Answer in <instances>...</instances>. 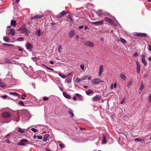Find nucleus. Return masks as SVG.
Masks as SVG:
<instances>
[{"label": "nucleus", "instance_id": "obj_63", "mask_svg": "<svg viewBox=\"0 0 151 151\" xmlns=\"http://www.w3.org/2000/svg\"><path fill=\"white\" fill-rule=\"evenodd\" d=\"M113 84H111V88L112 89H113Z\"/></svg>", "mask_w": 151, "mask_h": 151}, {"label": "nucleus", "instance_id": "obj_49", "mask_svg": "<svg viewBox=\"0 0 151 151\" xmlns=\"http://www.w3.org/2000/svg\"><path fill=\"white\" fill-rule=\"evenodd\" d=\"M144 87V85L143 84H142L140 88V90H142L143 88Z\"/></svg>", "mask_w": 151, "mask_h": 151}, {"label": "nucleus", "instance_id": "obj_31", "mask_svg": "<svg viewBox=\"0 0 151 151\" xmlns=\"http://www.w3.org/2000/svg\"><path fill=\"white\" fill-rule=\"evenodd\" d=\"M107 143L106 139H105V136L104 135L103 136V139L102 140V144H106Z\"/></svg>", "mask_w": 151, "mask_h": 151}, {"label": "nucleus", "instance_id": "obj_54", "mask_svg": "<svg viewBox=\"0 0 151 151\" xmlns=\"http://www.w3.org/2000/svg\"><path fill=\"white\" fill-rule=\"evenodd\" d=\"M83 27H84L82 25V26H79L78 28L79 29H82L83 28Z\"/></svg>", "mask_w": 151, "mask_h": 151}, {"label": "nucleus", "instance_id": "obj_24", "mask_svg": "<svg viewBox=\"0 0 151 151\" xmlns=\"http://www.w3.org/2000/svg\"><path fill=\"white\" fill-rule=\"evenodd\" d=\"M76 96L77 97H78L80 100H83V97L81 95H80L78 93H76Z\"/></svg>", "mask_w": 151, "mask_h": 151}, {"label": "nucleus", "instance_id": "obj_36", "mask_svg": "<svg viewBox=\"0 0 151 151\" xmlns=\"http://www.w3.org/2000/svg\"><path fill=\"white\" fill-rule=\"evenodd\" d=\"M18 131L19 132L21 133H23L24 132V131L20 128H18Z\"/></svg>", "mask_w": 151, "mask_h": 151}, {"label": "nucleus", "instance_id": "obj_21", "mask_svg": "<svg viewBox=\"0 0 151 151\" xmlns=\"http://www.w3.org/2000/svg\"><path fill=\"white\" fill-rule=\"evenodd\" d=\"M26 47L28 49H31L32 47V46L30 43L27 42L26 44Z\"/></svg>", "mask_w": 151, "mask_h": 151}, {"label": "nucleus", "instance_id": "obj_60", "mask_svg": "<svg viewBox=\"0 0 151 151\" xmlns=\"http://www.w3.org/2000/svg\"><path fill=\"white\" fill-rule=\"evenodd\" d=\"M73 99L74 100H76L77 99L76 97V96H74L73 97Z\"/></svg>", "mask_w": 151, "mask_h": 151}, {"label": "nucleus", "instance_id": "obj_47", "mask_svg": "<svg viewBox=\"0 0 151 151\" xmlns=\"http://www.w3.org/2000/svg\"><path fill=\"white\" fill-rule=\"evenodd\" d=\"M17 47L19 51H23V49L20 47Z\"/></svg>", "mask_w": 151, "mask_h": 151}, {"label": "nucleus", "instance_id": "obj_41", "mask_svg": "<svg viewBox=\"0 0 151 151\" xmlns=\"http://www.w3.org/2000/svg\"><path fill=\"white\" fill-rule=\"evenodd\" d=\"M88 78V76H83L82 78V81L86 80Z\"/></svg>", "mask_w": 151, "mask_h": 151}, {"label": "nucleus", "instance_id": "obj_42", "mask_svg": "<svg viewBox=\"0 0 151 151\" xmlns=\"http://www.w3.org/2000/svg\"><path fill=\"white\" fill-rule=\"evenodd\" d=\"M31 130L34 132H37V130L34 128H32L31 129Z\"/></svg>", "mask_w": 151, "mask_h": 151}, {"label": "nucleus", "instance_id": "obj_33", "mask_svg": "<svg viewBox=\"0 0 151 151\" xmlns=\"http://www.w3.org/2000/svg\"><path fill=\"white\" fill-rule=\"evenodd\" d=\"M5 87V84L4 83L2 82L0 80V87Z\"/></svg>", "mask_w": 151, "mask_h": 151}, {"label": "nucleus", "instance_id": "obj_40", "mask_svg": "<svg viewBox=\"0 0 151 151\" xmlns=\"http://www.w3.org/2000/svg\"><path fill=\"white\" fill-rule=\"evenodd\" d=\"M17 40L18 41H22L24 40V38L23 37H19L17 39Z\"/></svg>", "mask_w": 151, "mask_h": 151}, {"label": "nucleus", "instance_id": "obj_62", "mask_svg": "<svg viewBox=\"0 0 151 151\" xmlns=\"http://www.w3.org/2000/svg\"><path fill=\"white\" fill-rule=\"evenodd\" d=\"M50 63L51 64H53L54 63L53 61H50Z\"/></svg>", "mask_w": 151, "mask_h": 151}, {"label": "nucleus", "instance_id": "obj_32", "mask_svg": "<svg viewBox=\"0 0 151 151\" xmlns=\"http://www.w3.org/2000/svg\"><path fill=\"white\" fill-rule=\"evenodd\" d=\"M120 77L124 80H126V77L123 74H121L120 75Z\"/></svg>", "mask_w": 151, "mask_h": 151}, {"label": "nucleus", "instance_id": "obj_51", "mask_svg": "<svg viewBox=\"0 0 151 151\" xmlns=\"http://www.w3.org/2000/svg\"><path fill=\"white\" fill-rule=\"evenodd\" d=\"M149 102H151V94L149 96Z\"/></svg>", "mask_w": 151, "mask_h": 151}, {"label": "nucleus", "instance_id": "obj_38", "mask_svg": "<svg viewBox=\"0 0 151 151\" xmlns=\"http://www.w3.org/2000/svg\"><path fill=\"white\" fill-rule=\"evenodd\" d=\"M76 82L77 83H78L82 81L81 79H79L78 78H76Z\"/></svg>", "mask_w": 151, "mask_h": 151}, {"label": "nucleus", "instance_id": "obj_19", "mask_svg": "<svg viewBox=\"0 0 151 151\" xmlns=\"http://www.w3.org/2000/svg\"><path fill=\"white\" fill-rule=\"evenodd\" d=\"M49 136V134H48L45 135L43 139V141L44 142H46L47 140V138H48Z\"/></svg>", "mask_w": 151, "mask_h": 151}, {"label": "nucleus", "instance_id": "obj_37", "mask_svg": "<svg viewBox=\"0 0 151 151\" xmlns=\"http://www.w3.org/2000/svg\"><path fill=\"white\" fill-rule=\"evenodd\" d=\"M19 104L20 105H21V106H25V105H24V103H23V101H19Z\"/></svg>", "mask_w": 151, "mask_h": 151}, {"label": "nucleus", "instance_id": "obj_50", "mask_svg": "<svg viewBox=\"0 0 151 151\" xmlns=\"http://www.w3.org/2000/svg\"><path fill=\"white\" fill-rule=\"evenodd\" d=\"M37 138L39 139H41L42 138V137L41 136H37Z\"/></svg>", "mask_w": 151, "mask_h": 151}, {"label": "nucleus", "instance_id": "obj_61", "mask_svg": "<svg viewBox=\"0 0 151 151\" xmlns=\"http://www.w3.org/2000/svg\"><path fill=\"white\" fill-rule=\"evenodd\" d=\"M76 39H77V40L78 41H79V40H78V38H79V36L78 35H76Z\"/></svg>", "mask_w": 151, "mask_h": 151}, {"label": "nucleus", "instance_id": "obj_39", "mask_svg": "<svg viewBox=\"0 0 151 151\" xmlns=\"http://www.w3.org/2000/svg\"><path fill=\"white\" fill-rule=\"evenodd\" d=\"M41 31L40 29L38 30L37 31V33L38 36H40Z\"/></svg>", "mask_w": 151, "mask_h": 151}, {"label": "nucleus", "instance_id": "obj_7", "mask_svg": "<svg viewBox=\"0 0 151 151\" xmlns=\"http://www.w3.org/2000/svg\"><path fill=\"white\" fill-rule=\"evenodd\" d=\"M66 14V12L63 11L61 12L59 14L57 15L56 17L57 18H61L62 16H64Z\"/></svg>", "mask_w": 151, "mask_h": 151}, {"label": "nucleus", "instance_id": "obj_30", "mask_svg": "<svg viewBox=\"0 0 151 151\" xmlns=\"http://www.w3.org/2000/svg\"><path fill=\"white\" fill-rule=\"evenodd\" d=\"M4 63H10L12 62L10 60L8 59H6L4 60Z\"/></svg>", "mask_w": 151, "mask_h": 151}, {"label": "nucleus", "instance_id": "obj_3", "mask_svg": "<svg viewBox=\"0 0 151 151\" xmlns=\"http://www.w3.org/2000/svg\"><path fill=\"white\" fill-rule=\"evenodd\" d=\"M84 44L86 46L91 47H93L94 46V44L93 42L89 41L84 42Z\"/></svg>", "mask_w": 151, "mask_h": 151}, {"label": "nucleus", "instance_id": "obj_64", "mask_svg": "<svg viewBox=\"0 0 151 151\" xmlns=\"http://www.w3.org/2000/svg\"><path fill=\"white\" fill-rule=\"evenodd\" d=\"M149 50L150 51H151V45H149Z\"/></svg>", "mask_w": 151, "mask_h": 151}, {"label": "nucleus", "instance_id": "obj_59", "mask_svg": "<svg viewBox=\"0 0 151 151\" xmlns=\"http://www.w3.org/2000/svg\"><path fill=\"white\" fill-rule=\"evenodd\" d=\"M84 39V38L83 37H81L80 38V40H79L80 41H82Z\"/></svg>", "mask_w": 151, "mask_h": 151}, {"label": "nucleus", "instance_id": "obj_23", "mask_svg": "<svg viewBox=\"0 0 151 151\" xmlns=\"http://www.w3.org/2000/svg\"><path fill=\"white\" fill-rule=\"evenodd\" d=\"M10 94L11 95H13L15 96H18V98L20 97V95L19 94L15 92H10Z\"/></svg>", "mask_w": 151, "mask_h": 151}, {"label": "nucleus", "instance_id": "obj_53", "mask_svg": "<svg viewBox=\"0 0 151 151\" xmlns=\"http://www.w3.org/2000/svg\"><path fill=\"white\" fill-rule=\"evenodd\" d=\"M80 67L81 68V69H82V70H84V65H80Z\"/></svg>", "mask_w": 151, "mask_h": 151}, {"label": "nucleus", "instance_id": "obj_43", "mask_svg": "<svg viewBox=\"0 0 151 151\" xmlns=\"http://www.w3.org/2000/svg\"><path fill=\"white\" fill-rule=\"evenodd\" d=\"M5 141L6 142L8 143V144H10L11 143V141L9 140V139H7L5 140Z\"/></svg>", "mask_w": 151, "mask_h": 151}, {"label": "nucleus", "instance_id": "obj_57", "mask_svg": "<svg viewBox=\"0 0 151 151\" xmlns=\"http://www.w3.org/2000/svg\"><path fill=\"white\" fill-rule=\"evenodd\" d=\"M21 98L22 100H24L25 99L24 97L22 95H21Z\"/></svg>", "mask_w": 151, "mask_h": 151}, {"label": "nucleus", "instance_id": "obj_16", "mask_svg": "<svg viewBox=\"0 0 151 151\" xmlns=\"http://www.w3.org/2000/svg\"><path fill=\"white\" fill-rule=\"evenodd\" d=\"M75 34V32L73 30L71 31L69 33L68 35L69 37H73Z\"/></svg>", "mask_w": 151, "mask_h": 151}, {"label": "nucleus", "instance_id": "obj_34", "mask_svg": "<svg viewBox=\"0 0 151 151\" xmlns=\"http://www.w3.org/2000/svg\"><path fill=\"white\" fill-rule=\"evenodd\" d=\"M71 79L70 78H68L65 80V81L68 83H70L71 82Z\"/></svg>", "mask_w": 151, "mask_h": 151}, {"label": "nucleus", "instance_id": "obj_25", "mask_svg": "<svg viewBox=\"0 0 151 151\" xmlns=\"http://www.w3.org/2000/svg\"><path fill=\"white\" fill-rule=\"evenodd\" d=\"M3 39L5 42H9L10 40V39L8 37L5 36L3 37Z\"/></svg>", "mask_w": 151, "mask_h": 151}, {"label": "nucleus", "instance_id": "obj_6", "mask_svg": "<svg viewBox=\"0 0 151 151\" xmlns=\"http://www.w3.org/2000/svg\"><path fill=\"white\" fill-rule=\"evenodd\" d=\"M92 82L93 84H97L101 82L103 83V81H101L99 79H94L92 81Z\"/></svg>", "mask_w": 151, "mask_h": 151}, {"label": "nucleus", "instance_id": "obj_48", "mask_svg": "<svg viewBox=\"0 0 151 151\" xmlns=\"http://www.w3.org/2000/svg\"><path fill=\"white\" fill-rule=\"evenodd\" d=\"M3 45H7L8 46H12V45L10 44H8L7 43H4L3 44Z\"/></svg>", "mask_w": 151, "mask_h": 151}, {"label": "nucleus", "instance_id": "obj_58", "mask_svg": "<svg viewBox=\"0 0 151 151\" xmlns=\"http://www.w3.org/2000/svg\"><path fill=\"white\" fill-rule=\"evenodd\" d=\"M116 86H117V84L116 83H115L114 84V88H116Z\"/></svg>", "mask_w": 151, "mask_h": 151}, {"label": "nucleus", "instance_id": "obj_28", "mask_svg": "<svg viewBox=\"0 0 151 151\" xmlns=\"http://www.w3.org/2000/svg\"><path fill=\"white\" fill-rule=\"evenodd\" d=\"M119 40L124 44H126L127 43L126 40L122 38H120Z\"/></svg>", "mask_w": 151, "mask_h": 151}, {"label": "nucleus", "instance_id": "obj_12", "mask_svg": "<svg viewBox=\"0 0 151 151\" xmlns=\"http://www.w3.org/2000/svg\"><path fill=\"white\" fill-rule=\"evenodd\" d=\"M63 94L64 96L66 98L68 99H70L71 98V96L69 94H67L65 92H63Z\"/></svg>", "mask_w": 151, "mask_h": 151}, {"label": "nucleus", "instance_id": "obj_55", "mask_svg": "<svg viewBox=\"0 0 151 151\" xmlns=\"http://www.w3.org/2000/svg\"><path fill=\"white\" fill-rule=\"evenodd\" d=\"M7 95L2 96V97L3 98L5 99L7 97Z\"/></svg>", "mask_w": 151, "mask_h": 151}, {"label": "nucleus", "instance_id": "obj_13", "mask_svg": "<svg viewBox=\"0 0 151 151\" xmlns=\"http://www.w3.org/2000/svg\"><path fill=\"white\" fill-rule=\"evenodd\" d=\"M142 63H144V65L145 66H146L147 65V63L146 61L145 60V55H142Z\"/></svg>", "mask_w": 151, "mask_h": 151}, {"label": "nucleus", "instance_id": "obj_35", "mask_svg": "<svg viewBox=\"0 0 151 151\" xmlns=\"http://www.w3.org/2000/svg\"><path fill=\"white\" fill-rule=\"evenodd\" d=\"M59 75L62 78H66V76L60 73H59Z\"/></svg>", "mask_w": 151, "mask_h": 151}, {"label": "nucleus", "instance_id": "obj_17", "mask_svg": "<svg viewBox=\"0 0 151 151\" xmlns=\"http://www.w3.org/2000/svg\"><path fill=\"white\" fill-rule=\"evenodd\" d=\"M10 33L12 35V36H14L15 34V30L13 28H11L10 29Z\"/></svg>", "mask_w": 151, "mask_h": 151}, {"label": "nucleus", "instance_id": "obj_45", "mask_svg": "<svg viewBox=\"0 0 151 151\" xmlns=\"http://www.w3.org/2000/svg\"><path fill=\"white\" fill-rule=\"evenodd\" d=\"M138 55V54L137 52H135L133 55V57H137Z\"/></svg>", "mask_w": 151, "mask_h": 151}, {"label": "nucleus", "instance_id": "obj_52", "mask_svg": "<svg viewBox=\"0 0 151 151\" xmlns=\"http://www.w3.org/2000/svg\"><path fill=\"white\" fill-rule=\"evenodd\" d=\"M46 68H47L48 70H53V69H52V68H50L47 66H46Z\"/></svg>", "mask_w": 151, "mask_h": 151}, {"label": "nucleus", "instance_id": "obj_22", "mask_svg": "<svg viewBox=\"0 0 151 151\" xmlns=\"http://www.w3.org/2000/svg\"><path fill=\"white\" fill-rule=\"evenodd\" d=\"M16 21L14 20H12L11 22V24L14 27H16Z\"/></svg>", "mask_w": 151, "mask_h": 151}, {"label": "nucleus", "instance_id": "obj_15", "mask_svg": "<svg viewBox=\"0 0 151 151\" xmlns=\"http://www.w3.org/2000/svg\"><path fill=\"white\" fill-rule=\"evenodd\" d=\"M103 11L101 10H99L98 11L96 12V13L99 16H101L103 14V13L102 12Z\"/></svg>", "mask_w": 151, "mask_h": 151}, {"label": "nucleus", "instance_id": "obj_1", "mask_svg": "<svg viewBox=\"0 0 151 151\" xmlns=\"http://www.w3.org/2000/svg\"><path fill=\"white\" fill-rule=\"evenodd\" d=\"M28 141L26 139H22L21 140L20 142H18L17 145L20 146H25L27 144H28Z\"/></svg>", "mask_w": 151, "mask_h": 151}, {"label": "nucleus", "instance_id": "obj_26", "mask_svg": "<svg viewBox=\"0 0 151 151\" xmlns=\"http://www.w3.org/2000/svg\"><path fill=\"white\" fill-rule=\"evenodd\" d=\"M93 93V91L91 89L88 90L87 91H86V94L88 95H89V94L92 93Z\"/></svg>", "mask_w": 151, "mask_h": 151}, {"label": "nucleus", "instance_id": "obj_14", "mask_svg": "<svg viewBox=\"0 0 151 151\" xmlns=\"http://www.w3.org/2000/svg\"><path fill=\"white\" fill-rule=\"evenodd\" d=\"M103 70V65H101L100 66L99 72V76H101V74L102 73Z\"/></svg>", "mask_w": 151, "mask_h": 151}, {"label": "nucleus", "instance_id": "obj_10", "mask_svg": "<svg viewBox=\"0 0 151 151\" xmlns=\"http://www.w3.org/2000/svg\"><path fill=\"white\" fill-rule=\"evenodd\" d=\"M135 35L140 37H145L147 35V34L145 33H135Z\"/></svg>", "mask_w": 151, "mask_h": 151}, {"label": "nucleus", "instance_id": "obj_18", "mask_svg": "<svg viewBox=\"0 0 151 151\" xmlns=\"http://www.w3.org/2000/svg\"><path fill=\"white\" fill-rule=\"evenodd\" d=\"M134 140L139 142H145V139H144L136 138L134 139Z\"/></svg>", "mask_w": 151, "mask_h": 151}, {"label": "nucleus", "instance_id": "obj_11", "mask_svg": "<svg viewBox=\"0 0 151 151\" xmlns=\"http://www.w3.org/2000/svg\"><path fill=\"white\" fill-rule=\"evenodd\" d=\"M136 64L137 66V72L138 73H139L140 72V65L138 61H136Z\"/></svg>", "mask_w": 151, "mask_h": 151}, {"label": "nucleus", "instance_id": "obj_2", "mask_svg": "<svg viewBox=\"0 0 151 151\" xmlns=\"http://www.w3.org/2000/svg\"><path fill=\"white\" fill-rule=\"evenodd\" d=\"M19 29V30H21L22 33H24L26 36L28 35L29 30L25 27V25L22 26Z\"/></svg>", "mask_w": 151, "mask_h": 151}, {"label": "nucleus", "instance_id": "obj_56", "mask_svg": "<svg viewBox=\"0 0 151 151\" xmlns=\"http://www.w3.org/2000/svg\"><path fill=\"white\" fill-rule=\"evenodd\" d=\"M61 46H60L58 48V52H61V51L60 50V49L61 48Z\"/></svg>", "mask_w": 151, "mask_h": 151}, {"label": "nucleus", "instance_id": "obj_5", "mask_svg": "<svg viewBox=\"0 0 151 151\" xmlns=\"http://www.w3.org/2000/svg\"><path fill=\"white\" fill-rule=\"evenodd\" d=\"M104 21L102 20L95 22H92L91 23L95 25H101L104 23Z\"/></svg>", "mask_w": 151, "mask_h": 151}, {"label": "nucleus", "instance_id": "obj_44", "mask_svg": "<svg viewBox=\"0 0 151 151\" xmlns=\"http://www.w3.org/2000/svg\"><path fill=\"white\" fill-rule=\"evenodd\" d=\"M60 146L61 148H62L64 147V145L63 143H62L60 144Z\"/></svg>", "mask_w": 151, "mask_h": 151}, {"label": "nucleus", "instance_id": "obj_20", "mask_svg": "<svg viewBox=\"0 0 151 151\" xmlns=\"http://www.w3.org/2000/svg\"><path fill=\"white\" fill-rule=\"evenodd\" d=\"M100 99V96H96L93 97V101H98Z\"/></svg>", "mask_w": 151, "mask_h": 151}, {"label": "nucleus", "instance_id": "obj_8", "mask_svg": "<svg viewBox=\"0 0 151 151\" xmlns=\"http://www.w3.org/2000/svg\"><path fill=\"white\" fill-rule=\"evenodd\" d=\"M43 17V15H37L31 18V19H40Z\"/></svg>", "mask_w": 151, "mask_h": 151}, {"label": "nucleus", "instance_id": "obj_46", "mask_svg": "<svg viewBox=\"0 0 151 151\" xmlns=\"http://www.w3.org/2000/svg\"><path fill=\"white\" fill-rule=\"evenodd\" d=\"M43 99L44 101L47 100L49 99V98L47 97H44Z\"/></svg>", "mask_w": 151, "mask_h": 151}, {"label": "nucleus", "instance_id": "obj_4", "mask_svg": "<svg viewBox=\"0 0 151 151\" xmlns=\"http://www.w3.org/2000/svg\"><path fill=\"white\" fill-rule=\"evenodd\" d=\"M11 114L9 112L5 111L2 114V116L3 117L8 118L11 116Z\"/></svg>", "mask_w": 151, "mask_h": 151}, {"label": "nucleus", "instance_id": "obj_27", "mask_svg": "<svg viewBox=\"0 0 151 151\" xmlns=\"http://www.w3.org/2000/svg\"><path fill=\"white\" fill-rule=\"evenodd\" d=\"M67 20L70 21L72 22L73 21V19L71 18V16L70 15H68L67 17Z\"/></svg>", "mask_w": 151, "mask_h": 151}, {"label": "nucleus", "instance_id": "obj_29", "mask_svg": "<svg viewBox=\"0 0 151 151\" xmlns=\"http://www.w3.org/2000/svg\"><path fill=\"white\" fill-rule=\"evenodd\" d=\"M68 112L71 115L72 117H73L74 116V114L73 112V111L71 109H70L68 111Z\"/></svg>", "mask_w": 151, "mask_h": 151}, {"label": "nucleus", "instance_id": "obj_9", "mask_svg": "<svg viewBox=\"0 0 151 151\" xmlns=\"http://www.w3.org/2000/svg\"><path fill=\"white\" fill-rule=\"evenodd\" d=\"M104 19L105 21L109 22L111 24L113 23L112 19L110 18H109L107 17H105Z\"/></svg>", "mask_w": 151, "mask_h": 151}]
</instances>
